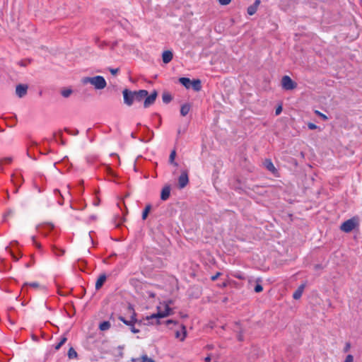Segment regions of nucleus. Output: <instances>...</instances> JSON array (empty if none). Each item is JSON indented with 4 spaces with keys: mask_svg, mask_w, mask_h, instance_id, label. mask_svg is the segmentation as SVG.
Returning a JSON list of instances; mask_svg holds the SVG:
<instances>
[{
    "mask_svg": "<svg viewBox=\"0 0 362 362\" xmlns=\"http://www.w3.org/2000/svg\"><path fill=\"white\" fill-rule=\"evenodd\" d=\"M262 290H263V288L259 284L256 285V286L255 287V291L256 293H259V292L262 291Z\"/></svg>",
    "mask_w": 362,
    "mask_h": 362,
    "instance_id": "obj_33",
    "label": "nucleus"
},
{
    "mask_svg": "<svg viewBox=\"0 0 362 362\" xmlns=\"http://www.w3.org/2000/svg\"><path fill=\"white\" fill-rule=\"evenodd\" d=\"M281 86L284 90H291L297 87V83L288 76H284L281 79Z\"/></svg>",
    "mask_w": 362,
    "mask_h": 362,
    "instance_id": "obj_4",
    "label": "nucleus"
},
{
    "mask_svg": "<svg viewBox=\"0 0 362 362\" xmlns=\"http://www.w3.org/2000/svg\"><path fill=\"white\" fill-rule=\"evenodd\" d=\"M169 303H170V301L168 303H167V302L160 303L157 306V313L148 317L147 319L153 320L154 318H163V317L170 315L173 313V310H172L171 308L170 307Z\"/></svg>",
    "mask_w": 362,
    "mask_h": 362,
    "instance_id": "obj_2",
    "label": "nucleus"
},
{
    "mask_svg": "<svg viewBox=\"0 0 362 362\" xmlns=\"http://www.w3.org/2000/svg\"><path fill=\"white\" fill-rule=\"evenodd\" d=\"M227 285H228V284H227L226 282H223V283L221 285V287H226V286H227Z\"/></svg>",
    "mask_w": 362,
    "mask_h": 362,
    "instance_id": "obj_44",
    "label": "nucleus"
},
{
    "mask_svg": "<svg viewBox=\"0 0 362 362\" xmlns=\"http://www.w3.org/2000/svg\"><path fill=\"white\" fill-rule=\"evenodd\" d=\"M282 111V107L281 106H279L276 109V115H279Z\"/></svg>",
    "mask_w": 362,
    "mask_h": 362,
    "instance_id": "obj_38",
    "label": "nucleus"
},
{
    "mask_svg": "<svg viewBox=\"0 0 362 362\" xmlns=\"http://www.w3.org/2000/svg\"><path fill=\"white\" fill-rule=\"evenodd\" d=\"M358 218L353 217L344 221L340 226V229L345 232L349 233L358 226Z\"/></svg>",
    "mask_w": 362,
    "mask_h": 362,
    "instance_id": "obj_3",
    "label": "nucleus"
},
{
    "mask_svg": "<svg viewBox=\"0 0 362 362\" xmlns=\"http://www.w3.org/2000/svg\"><path fill=\"white\" fill-rule=\"evenodd\" d=\"M179 186L180 188H184L189 182L188 175L186 171H183L178 179Z\"/></svg>",
    "mask_w": 362,
    "mask_h": 362,
    "instance_id": "obj_7",
    "label": "nucleus"
},
{
    "mask_svg": "<svg viewBox=\"0 0 362 362\" xmlns=\"http://www.w3.org/2000/svg\"><path fill=\"white\" fill-rule=\"evenodd\" d=\"M95 206H98V202H95V203L94 204Z\"/></svg>",
    "mask_w": 362,
    "mask_h": 362,
    "instance_id": "obj_48",
    "label": "nucleus"
},
{
    "mask_svg": "<svg viewBox=\"0 0 362 362\" xmlns=\"http://www.w3.org/2000/svg\"><path fill=\"white\" fill-rule=\"evenodd\" d=\"M176 156L175 151H173L170 155L169 160L171 163H173L175 165H177L176 163L174 162L175 158Z\"/></svg>",
    "mask_w": 362,
    "mask_h": 362,
    "instance_id": "obj_27",
    "label": "nucleus"
},
{
    "mask_svg": "<svg viewBox=\"0 0 362 362\" xmlns=\"http://www.w3.org/2000/svg\"><path fill=\"white\" fill-rule=\"evenodd\" d=\"M12 161V158L11 157H7L4 158L3 160H0V165L3 163H10Z\"/></svg>",
    "mask_w": 362,
    "mask_h": 362,
    "instance_id": "obj_31",
    "label": "nucleus"
},
{
    "mask_svg": "<svg viewBox=\"0 0 362 362\" xmlns=\"http://www.w3.org/2000/svg\"><path fill=\"white\" fill-rule=\"evenodd\" d=\"M81 83L83 85L91 84L95 89L102 90L107 86V82L103 76H95L93 77H83L81 78Z\"/></svg>",
    "mask_w": 362,
    "mask_h": 362,
    "instance_id": "obj_1",
    "label": "nucleus"
},
{
    "mask_svg": "<svg viewBox=\"0 0 362 362\" xmlns=\"http://www.w3.org/2000/svg\"><path fill=\"white\" fill-rule=\"evenodd\" d=\"M134 93L135 94V100L141 101L147 96L148 91L146 90H140L139 91H134Z\"/></svg>",
    "mask_w": 362,
    "mask_h": 362,
    "instance_id": "obj_12",
    "label": "nucleus"
},
{
    "mask_svg": "<svg viewBox=\"0 0 362 362\" xmlns=\"http://www.w3.org/2000/svg\"><path fill=\"white\" fill-rule=\"evenodd\" d=\"M151 209V206L150 204H148L146 206V208L144 209V210L142 213V219L143 220H145L147 218Z\"/></svg>",
    "mask_w": 362,
    "mask_h": 362,
    "instance_id": "obj_24",
    "label": "nucleus"
},
{
    "mask_svg": "<svg viewBox=\"0 0 362 362\" xmlns=\"http://www.w3.org/2000/svg\"><path fill=\"white\" fill-rule=\"evenodd\" d=\"M264 165L268 170H269L272 173L276 172V168L274 167V164L272 163V162L270 160H266L264 163Z\"/></svg>",
    "mask_w": 362,
    "mask_h": 362,
    "instance_id": "obj_16",
    "label": "nucleus"
},
{
    "mask_svg": "<svg viewBox=\"0 0 362 362\" xmlns=\"http://www.w3.org/2000/svg\"><path fill=\"white\" fill-rule=\"evenodd\" d=\"M68 356L69 358H76L77 357V353L74 348L71 347L69 349Z\"/></svg>",
    "mask_w": 362,
    "mask_h": 362,
    "instance_id": "obj_23",
    "label": "nucleus"
},
{
    "mask_svg": "<svg viewBox=\"0 0 362 362\" xmlns=\"http://www.w3.org/2000/svg\"><path fill=\"white\" fill-rule=\"evenodd\" d=\"M72 93V90L71 89H64L62 90L61 94L64 98H68Z\"/></svg>",
    "mask_w": 362,
    "mask_h": 362,
    "instance_id": "obj_26",
    "label": "nucleus"
},
{
    "mask_svg": "<svg viewBox=\"0 0 362 362\" xmlns=\"http://www.w3.org/2000/svg\"><path fill=\"white\" fill-rule=\"evenodd\" d=\"M190 105L189 104H184L183 105H182L181 107V109H180V114L182 115V116H186L189 110H190Z\"/></svg>",
    "mask_w": 362,
    "mask_h": 362,
    "instance_id": "obj_19",
    "label": "nucleus"
},
{
    "mask_svg": "<svg viewBox=\"0 0 362 362\" xmlns=\"http://www.w3.org/2000/svg\"><path fill=\"white\" fill-rule=\"evenodd\" d=\"M146 362H156L153 359L151 358H148L147 356V360H146Z\"/></svg>",
    "mask_w": 362,
    "mask_h": 362,
    "instance_id": "obj_42",
    "label": "nucleus"
},
{
    "mask_svg": "<svg viewBox=\"0 0 362 362\" xmlns=\"http://www.w3.org/2000/svg\"><path fill=\"white\" fill-rule=\"evenodd\" d=\"M210 361H211L210 356H207V357L205 358V361L206 362H209Z\"/></svg>",
    "mask_w": 362,
    "mask_h": 362,
    "instance_id": "obj_43",
    "label": "nucleus"
},
{
    "mask_svg": "<svg viewBox=\"0 0 362 362\" xmlns=\"http://www.w3.org/2000/svg\"><path fill=\"white\" fill-rule=\"evenodd\" d=\"M11 255H12L13 258L16 261H17V260H18V258H17L14 255H13V254H11Z\"/></svg>",
    "mask_w": 362,
    "mask_h": 362,
    "instance_id": "obj_45",
    "label": "nucleus"
},
{
    "mask_svg": "<svg viewBox=\"0 0 362 362\" xmlns=\"http://www.w3.org/2000/svg\"><path fill=\"white\" fill-rule=\"evenodd\" d=\"M191 87L196 91H199L202 88L201 81L199 79L194 80L191 82Z\"/></svg>",
    "mask_w": 362,
    "mask_h": 362,
    "instance_id": "obj_18",
    "label": "nucleus"
},
{
    "mask_svg": "<svg viewBox=\"0 0 362 362\" xmlns=\"http://www.w3.org/2000/svg\"><path fill=\"white\" fill-rule=\"evenodd\" d=\"M344 362H354V356L351 354L347 355Z\"/></svg>",
    "mask_w": 362,
    "mask_h": 362,
    "instance_id": "obj_32",
    "label": "nucleus"
},
{
    "mask_svg": "<svg viewBox=\"0 0 362 362\" xmlns=\"http://www.w3.org/2000/svg\"><path fill=\"white\" fill-rule=\"evenodd\" d=\"M28 86L25 84H19L16 88V93L19 98L24 97L28 91Z\"/></svg>",
    "mask_w": 362,
    "mask_h": 362,
    "instance_id": "obj_6",
    "label": "nucleus"
},
{
    "mask_svg": "<svg viewBox=\"0 0 362 362\" xmlns=\"http://www.w3.org/2000/svg\"><path fill=\"white\" fill-rule=\"evenodd\" d=\"M234 276L235 278L239 279H244V277L242 275H240V274H234Z\"/></svg>",
    "mask_w": 362,
    "mask_h": 362,
    "instance_id": "obj_40",
    "label": "nucleus"
},
{
    "mask_svg": "<svg viewBox=\"0 0 362 362\" xmlns=\"http://www.w3.org/2000/svg\"><path fill=\"white\" fill-rule=\"evenodd\" d=\"M162 59H163V62L165 64L169 63L173 59L172 52H170L169 50L163 52V53L162 54Z\"/></svg>",
    "mask_w": 362,
    "mask_h": 362,
    "instance_id": "obj_14",
    "label": "nucleus"
},
{
    "mask_svg": "<svg viewBox=\"0 0 362 362\" xmlns=\"http://www.w3.org/2000/svg\"><path fill=\"white\" fill-rule=\"evenodd\" d=\"M221 275V272H217L215 275L211 276L212 281H216Z\"/></svg>",
    "mask_w": 362,
    "mask_h": 362,
    "instance_id": "obj_35",
    "label": "nucleus"
},
{
    "mask_svg": "<svg viewBox=\"0 0 362 362\" xmlns=\"http://www.w3.org/2000/svg\"><path fill=\"white\" fill-rule=\"evenodd\" d=\"M30 286L33 287V288H37L38 287V284L37 283H31L29 284Z\"/></svg>",
    "mask_w": 362,
    "mask_h": 362,
    "instance_id": "obj_41",
    "label": "nucleus"
},
{
    "mask_svg": "<svg viewBox=\"0 0 362 362\" xmlns=\"http://www.w3.org/2000/svg\"><path fill=\"white\" fill-rule=\"evenodd\" d=\"M308 127L310 129H315L317 128V125L311 122L308 124Z\"/></svg>",
    "mask_w": 362,
    "mask_h": 362,
    "instance_id": "obj_34",
    "label": "nucleus"
},
{
    "mask_svg": "<svg viewBox=\"0 0 362 362\" xmlns=\"http://www.w3.org/2000/svg\"><path fill=\"white\" fill-rule=\"evenodd\" d=\"M259 4H260V1L259 0H256L252 5H250L247 8V13L250 16L254 15L257 12L258 6H259Z\"/></svg>",
    "mask_w": 362,
    "mask_h": 362,
    "instance_id": "obj_11",
    "label": "nucleus"
},
{
    "mask_svg": "<svg viewBox=\"0 0 362 362\" xmlns=\"http://www.w3.org/2000/svg\"><path fill=\"white\" fill-rule=\"evenodd\" d=\"M105 281H106V276L105 274H101L97 279V281L95 283V288L97 290L100 288Z\"/></svg>",
    "mask_w": 362,
    "mask_h": 362,
    "instance_id": "obj_15",
    "label": "nucleus"
},
{
    "mask_svg": "<svg viewBox=\"0 0 362 362\" xmlns=\"http://www.w3.org/2000/svg\"><path fill=\"white\" fill-rule=\"evenodd\" d=\"M179 81L182 85H183L186 88H191V82L192 81L188 78H180Z\"/></svg>",
    "mask_w": 362,
    "mask_h": 362,
    "instance_id": "obj_17",
    "label": "nucleus"
},
{
    "mask_svg": "<svg viewBox=\"0 0 362 362\" xmlns=\"http://www.w3.org/2000/svg\"><path fill=\"white\" fill-rule=\"evenodd\" d=\"M172 98L170 94L164 93L163 95V100L164 103H168L171 100Z\"/></svg>",
    "mask_w": 362,
    "mask_h": 362,
    "instance_id": "obj_28",
    "label": "nucleus"
},
{
    "mask_svg": "<svg viewBox=\"0 0 362 362\" xmlns=\"http://www.w3.org/2000/svg\"><path fill=\"white\" fill-rule=\"evenodd\" d=\"M147 355L144 354L140 358H132L131 362H146Z\"/></svg>",
    "mask_w": 362,
    "mask_h": 362,
    "instance_id": "obj_22",
    "label": "nucleus"
},
{
    "mask_svg": "<svg viewBox=\"0 0 362 362\" xmlns=\"http://www.w3.org/2000/svg\"><path fill=\"white\" fill-rule=\"evenodd\" d=\"M110 327V323L108 321H104L100 324L99 328L101 331H106Z\"/></svg>",
    "mask_w": 362,
    "mask_h": 362,
    "instance_id": "obj_21",
    "label": "nucleus"
},
{
    "mask_svg": "<svg viewBox=\"0 0 362 362\" xmlns=\"http://www.w3.org/2000/svg\"><path fill=\"white\" fill-rule=\"evenodd\" d=\"M166 324L167 325H169V324H176V322L173 321L172 320H168L166 321Z\"/></svg>",
    "mask_w": 362,
    "mask_h": 362,
    "instance_id": "obj_39",
    "label": "nucleus"
},
{
    "mask_svg": "<svg viewBox=\"0 0 362 362\" xmlns=\"http://www.w3.org/2000/svg\"><path fill=\"white\" fill-rule=\"evenodd\" d=\"M217 1L222 6L228 5L231 2V0H217Z\"/></svg>",
    "mask_w": 362,
    "mask_h": 362,
    "instance_id": "obj_29",
    "label": "nucleus"
},
{
    "mask_svg": "<svg viewBox=\"0 0 362 362\" xmlns=\"http://www.w3.org/2000/svg\"><path fill=\"white\" fill-rule=\"evenodd\" d=\"M305 284H301L298 288V289L293 293V298L296 300H298L299 299L303 293V291L305 289Z\"/></svg>",
    "mask_w": 362,
    "mask_h": 362,
    "instance_id": "obj_13",
    "label": "nucleus"
},
{
    "mask_svg": "<svg viewBox=\"0 0 362 362\" xmlns=\"http://www.w3.org/2000/svg\"><path fill=\"white\" fill-rule=\"evenodd\" d=\"M187 337V330L185 325H181V330L180 331H176L175 332V337L177 339H179L180 341H183Z\"/></svg>",
    "mask_w": 362,
    "mask_h": 362,
    "instance_id": "obj_9",
    "label": "nucleus"
},
{
    "mask_svg": "<svg viewBox=\"0 0 362 362\" xmlns=\"http://www.w3.org/2000/svg\"><path fill=\"white\" fill-rule=\"evenodd\" d=\"M157 97V93L154 91L153 93H151L150 95H148L145 98V100L144 103V107H148L152 104L154 103Z\"/></svg>",
    "mask_w": 362,
    "mask_h": 362,
    "instance_id": "obj_8",
    "label": "nucleus"
},
{
    "mask_svg": "<svg viewBox=\"0 0 362 362\" xmlns=\"http://www.w3.org/2000/svg\"><path fill=\"white\" fill-rule=\"evenodd\" d=\"M170 195V187L169 185L165 186L160 193V199L163 201L167 200Z\"/></svg>",
    "mask_w": 362,
    "mask_h": 362,
    "instance_id": "obj_10",
    "label": "nucleus"
},
{
    "mask_svg": "<svg viewBox=\"0 0 362 362\" xmlns=\"http://www.w3.org/2000/svg\"><path fill=\"white\" fill-rule=\"evenodd\" d=\"M110 72L112 74V75H116L118 71H119V69H110Z\"/></svg>",
    "mask_w": 362,
    "mask_h": 362,
    "instance_id": "obj_37",
    "label": "nucleus"
},
{
    "mask_svg": "<svg viewBox=\"0 0 362 362\" xmlns=\"http://www.w3.org/2000/svg\"><path fill=\"white\" fill-rule=\"evenodd\" d=\"M32 238H33V243L35 244V237L33 236ZM36 245L39 246L37 243H36Z\"/></svg>",
    "mask_w": 362,
    "mask_h": 362,
    "instance_id": "obj_46",
    "label": "nucleus"
},
{
    "mask_svg": "<svg viewBox=\"0 0 362 362\" xmlns=\"http://www.w3.org/2000/svg\"><path fill=\"white\" fill-rule=\"evenodd\" d=\"M119 319L128 326L132 325V323H135L136 322L134 315L132 316L130 320H127L123 317H119Z\"/></svg>",
    "mask_w": 362,
    "mask_h": 362,
    "instance_id": "obj_20",
    "label": "nucleus"
},
{
    "mask_svg": "<svg viewBox=\"0 0 362 362\" xmlns=\"http://www.w3.org/2000/svg\"><path fill=\"white\" fill-rule=\"evenodd\" d=\"M132 138H135V136H134V133L132 134Z\"/></svg>",
    "mask_w": 362,
    "mask_h": 362,
    "instance_id": "obj_47",
    "label": "nucleus"
},
{
    "mask_svg": "<svg viewBox=\"0 0 362 362\" xmlns=\"http://www.w3.org/2000/svg\"><path fill=\"white\" fill-rule=\"evenodd\" d=\"M315 113L317 115H320L323 119H325V120L327 119V117L325 115L320 112L319 111L316 110Z\"/></svg>",
    "mask_w": 362,
    "mask_h": 362,
    "instance_id": "obj_36",
    "label": "nucleus"
},
{
    "mask_svg": "<svg viewBox=\"0 0 362 362\" xmlns=\"http://www.w3.org/2000/svg\"><path fill=\"white\" fill-rule=\"evenodd\" d=\"M129 327H130V329H131L132 332H133L134 334H136V333L139 332V329H136L134 327V323H132V325H129Z\"/></svg>",
    "mask_w": 362,
    "mask_h": 362,
    "instance_id": "obj_30",
    "label": "nucleus"
},
{
    "mask_svg": "<svg viewBox=\"0 0 362 362\" xmlns=\"http://www.w3.org/2000/svg\"><path fill=\"white\" fill-rule=\"evenodd\" d=\"M124 101L126 105L130 106L133 104V102L135 100V94L134 91H130L127 89H124L122 92Z\"/></svg>",
    "mask_w": 362,
    "mask_h": 362,
    "instance_id": "obj_5",
    "label": "nucleus"
},
{
    "mask_svg": "<svg viewBox=\"0 0 362 362\" xmlns=\"http://www.w3.org/2000/svg\"><path fill=\"white\" fill-rule=\"evenodd\" d=\"M66 337H62L60 341L55 346V349L59 350L61 348V346L66 341Z\"/></svg>",
    "mask_w": 362,
    "mask_h": 362,
    "instance_id": "obj_25",
    "label": "nucleus"
}]
</instances>
